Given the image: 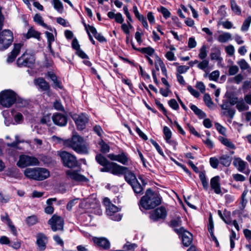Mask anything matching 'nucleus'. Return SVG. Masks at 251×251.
Segmentation results:
<instances>
[{
	"instance_id": "f257e3e1",
	"label": "nucleus",
	"mask_w": 251,
	"mask_h": 251,
	"mask_svg": "<svg viewBox=\"0 0 251 251\" xmlns=\"http://www.w3.org/2000/svg\"><path fill=\"white\" fill-rule=\"evenodd\" d=\"M97 162L103 167L100 169L101 172L110 173L115 176H124L125 180L130 185L133 184L137 179L134 174L126 166L117 163L110 162L102 154L98 153L95 157Z\"/></svg>"
},
{
	"instance_id": "f03ea898",
	"label": "nucleus",
	"mask_w": 251,
	"mask_h": 251,
	"mask_svg": "<svg viewBox=\"0 0 251 251\" xmlns=\"http://www.w3.org/2000/svg\"><path fill=\"white\" fill-rule=\"evenodd\" d=\"M63 145L73 150L76 153L80 154L89 153V145L83 137L77 133L73 134L71 138L63 140Z\"/></svg>"
},
{
	"instance_id": "7ed1b4c3",
	"label": "nucleus",
	"mask_w": 251,
	"mask_h": 251,
	"mask_svg": "<svg viewBox=\"0 0 251 251\" xmlns=\"http://www.w3.org/2000/svg\"><path fill=\"white\" fill-rule=\"evenodd\" d=\"M161 203V198L157 193L149 188L140 201V204L146 210L153 209Z\"/></svg>"
},
{
	"instance_id": "20e7f679",
	"label": "nucleus",
	"mask_w": 251,
	"mask_h": 251,
	"mask_svg": "<svg viewBox=\"0 0 251 251\" xmlns=\"http://www.w3.org/2000/svg\"><path fill=\"white\" fill-rule=\"evenodd\" d=\"M17 95L11 90H6L0 93V104L4 107H10L16 101Z\"/></svg>"
},
{
	"instance_id": "39448f33",
	"label": "nucleus",
	"mask_w": 251,
	"mask_h": 251,
	"mask_svg": "<svg viewBox=\"0 0 251 251\" xmlns=\"http://www.w3.org/2000/svg\"><path fill=\"white\" fill-rule=\"evenodd\" d=\"M107 156L111 161L118 162L124 166H128L131 163L128 153L122 149L119 150L117 154L109 153Z\"/></svg>"
},
{
	"instance_id": "423d86ee",
	"label": "nucleus",
	"mask_w": 251,
	"mask_h": 251,
	"mask_svg": "<svg viewBox=\"0 0 251 251\" xmlns=\"http://www.w3.org/2000/svg\"><path fill=\"white\" fill-rule=\"evenodd\" d=\"M14 40L13 33L9 29H4L0 32V50L8 49Z\"/></svg>"
},
{
	"instance_id": "0eeeda50",
	"label": "nucleus",
	"mask_w": 251,
	"mask_h": 251,
	"mask_svg": "<svg viewBox=\"0 0 251 251\" xmlns=\"http://www.w3.org/2000/svg\"><path fill=\"white\" fill-rule=\"evenodd\" d=\"M58 155L65 167L73 168L78 166V161L76 157L74 155L66 151L60 152Z\"/></svg>"
},
{
	"instance_id": "6e6552de",
	"label": "nucleus",
	"mask_w": 251,
	"mask_h": 251,
	"mask_svg": "<svg viewBox=\"0 0 251 251\" xmlns=\"http://www.w3.org/2000/svg\"><path fill=\"white\" fill-rule=\"evenodd\" d=\"M34 56L25 51L17 59L16 64L19 67L31 68L34 65Z\"/></svg>"
},
{
	"instance_id": "1a4fd4ad",
	"label": "nucleus",
	"mask_w": 251,
	"mask_h": 251,
	"mask_svg": "<svg viewBox=\"0 0 251 251\" xmlns=\"http://www.w3.org/2000/svg\"><path fill=\"white\" fill-rule=\"evenodd\" d=\"M70 115L75 122L77 130H82L85 128L89 121V117L86 114H70Z\"/></svg>"
},
{
	"instance_id": "9d476101",
	"label": "nucleus",
	"mask_w": 251,
	"mask_h": 251,
	"mask_svg": "<svg viewBox=\"0 0 251 251\" xmlns=\"http://www.w3.org/2000/svg\"><path fill=\"white\" fill-rule=\"evenodd\" d=\"M39 163L38 159L34 156L21 155L19 157L17 165L21 168H24L27 166H37L39 165Z\"/></svg>"
},
{
	"instance_id": "9b49d317",
	"label": "nucleus",
	"mask_w": 251,
	"mask_h": 251,
	"mask_svg": "<svg viewBox=\"0 0 251 251\" xmlns=\"http://www.w3.org/2000/svg\"><path fill=\"white\" fill-rule=\"evenodd\" d=\"M182 221L180 218L172 219L170 221V226L173 228L174 231L178 235H185L188 234L189 235H193L192 233L181 226Z\"/></svg>"
},
{
	"instance_id": "f8f14e48",
	"label": "nucleus",
	"mask_w": 251,
	"mask_h": 251,
	"mask_svg": "<svg viewBox=\"0 0 251 251\" xmlns=\"http://www.w3.org/2000/svg\"><path fill=\"white\" fill-rule=\"evenodd\" d=\"M167 215V211L166 208L161 206L151 211L150 214V218L153 222H159L164 220Z\"/></svg>"
},
{
	"instance_id": "ddd939ff",
	"label": "nucleus",
	"mask_w": 251,
	"mask_h": 251,
	"mask_svg": "<svg viewBox=\"0 0 251 251\" xmlns=\"http://www.w3.org/2000/svg\"><path fill=\"white\" fill-rule=\"evenodd\" d=\"M48 223L50 225L52 230H61L63 228L64 220L61 217L54 214L49 220Z\"/></svg>"
},
{
	"instance_id": "4468645a",
	"label": "nucleus",
	"mask_w": 251,
	"mask_h": 251,
	"mask_svg": "<svg viewBox=\"0 0 251 251\" xmlns=\"http://www.w3.org/2000/svg\"><path fill=\"white\" fill-rule=\"evenodd\" d=\"M233 164L240 172L243 173L247 175H249L251 172V170L248 167V163L239 157L234 158Z\"/></svg>"
},
{
	"instance_id": "2eb2a0df",
	"label": "nucleus",
	"mask_w": 251,
	"mask_h": 251,
	"mask_svg": "<svg viewBox=\"0 0 251 251\" xmlns=\"http://www.w3.org/2000/svg\"><path fill=\"white\" fill-rule=\"evenodd\" d=\"M67 178L75 182H87L88 179L84 176L80 174L78 171L69 170L66 171Z\"/></svg>"
},
{
	"instance_id": "dca6fc26",
	"label": "nucleus",
	"mask_w": 251,
	"mask_h": 251,
	"mask_svg": "<svg viewBox=\"0 0 251 251\" xmlns=\"http://www.w3.org/2000/svg\"><path fill=\"white\" fill-rule=\"evenodd\" d=\"M23 46L22 43L14 44V47L12 51L8 54L6 61L8 63H12L20 53L21 49Z\"/></svg>"
},
{
	"instance_id": "f3484780",
	"label": "nucleus",
	"mask_w": 251,
	"mask_h": 251,
	"mask_svg": "<svg viewBox=\"0 0 251 251\" xmlns=\"http://www.w3.org/2000/svg\"><path fill=\"white\" fill-rule=\"evenodd\" d=\"M119 210V208L113 204L110 205L109 206L106 208V211L107 215L110 216L111 217V219L114 221H119L122 219L121 215L117 213Z\"/></svg>"
},
{
	"instance_id": "a211bd4d",
	"label": "nucleus",
	"mask_w": 251,
	"mask_h": 251,
	"mask_svg": "<svg viewBox=\"0 0 251 251\" xmlns=\"http://www.w3.org/2000/svg\"><path fill=\"white\" fill-rule=\"evenodd\" d=\"M54 124L60 126H65L68 122L67 117L63 114L55 113L52 116Z\"/></svg>"
},
{
	"instance_id": "6ab92c4d",
	"label": "nucleus",
	"mask_w": 251,
	"mask_h": 251,
	"mask_svg": "<svg viewBox=\"0 0 251 251\" xmlns=\"http://www.w3.org/2000/svg\"><path fill=\"white\" fill-rule=\"evenodd\" d=\"M93 242L98 247L104 249L108 250L110 248V244L109 240L106 238L100 237H94L93 238Z\"/></svg>"
},
{
	"instance_id": "aec40b11",
	"label": "nucleus",
	"mask_w": 251,
	"mask_h": 251,
	"mask_svg": "<svg viewBox=\"0 0 251 251\" xmlns=\"http://www.w3.org/2000/svg\"><path fill=\"white\" fill-rule=\"evenodd\" d=\"M50 171L46 168H36V180H43L50 176Z\"/></svg>"
},
{
	"instance_id": "412c9836",
	"label": "nucleus",
	"mask_w": 251,
	"mask_h": 251,
	"mask_svg": "<svg viewBox=\"0 0 251 251\" xmlns=\"http://www.w3.org/2000/svg\"><path fill=\"white\" fill-rule=\"evenodd\" d=\"M211 190L217 194H220V177L218 176L212 177L210 182Z\"/></svg>"
},
{
	"instance_id": "4be33fe9",
	"label": "nucleus",
	"mask_w": 251,
	"mask_h": 251,
	"mask_svg": "<svg viewBox=\"0 0 251 251\" xmlns=\"http://www.w3.org/2000/svg\"><path fill=\"white\" fill-rule=\"evenodd\" d=\"M47 242L48 239L46 236H38L36 240L37 250L38 251H44L46 248Z\"/></svg>"
},
{
	"instance_id": "5701e85b",
	"label": "nucleus",
	"mask_w": 251,
	"mask_h": 251,
	"mask_svg": "<svg viewBox=\"0 0 251 251\" xmlns=\"http://www.w3.org/2000/svg\"><path fill=\"white\" fill-rule=\"evenodd\" d=\"M34 83L43 91H47L50 89L49 84L43 77H39L35 79Z\"/></svg>"
},
{
	"instance_id": "b1692460",
	"label": "nucleus",
	"mask_w": 251,
	"mask_h": 251,
	"mask_svg": "<svg viewBox=\"0 0 251 251\" xmlns=\"http://www.w3.org/2000/svg\"><path fill=\"white\" fill-rule=\"evenodd\" d=\"M163 133L164 135V139L166 140V142L172 145L175 146H176V143L174 141L171 140V138L172 137V131L170 129V128L167 126H165L163 128Z\"/></svg>"
},
{
	"instance_id": "393cba45",
	"label": "nucleus",
	"mask_w": 251,
	"mask_h": 251,
	"mask_svg": "<svg viewBox=\"0 0 251 251\" xmlns=\"http://www.w3.org/2000/svg\"><path fill=\"white\" fill-rule=\"evenodd\" d=\"M47 76L53 82L55 88L59 89L63 88L61 81L58 79L57 76L53 72H48Z\"/></svg>"
},
{
	"instance_id": "a878e982",
	"label": "nucleus",
	"mask_w": 251,
	"mask_h": 251,
	"mask_svg": "<svg viewBox=\"0 0 251 251\" xmlns=\"http://www.w3.org/2000/svg\"><path fill=\"white\" fill-rule=\"evenodd\" d=\"M228 217H224L222 216V214L221 213V218H222L226 224L230 226H233L237 231H239L240 230V226L237 221L236 220H231L230 216V214L229 212L228 213Z\"/></svg>"
},
{
	"instance_id": "bb28decb",
	"label": "nucleus",
	"mask_w": 251,
	"mask_h": 251,
	"mask_svg": "<svg viewBox=\"0 0 251 251\" xmlns=\"http://www.w3.org/2000/svg\"><path fill=\"white\" fill-rule=\"evenodd\" d=\"M24 37L26 39H29L30 38H35L38 40L40 39V33L35 30L32 27L29 28L27 31V32L24 34Z\"/></svg>"
},
{
	"instance_id": "cd10ccee",
	"label": "nucleus",
	"mask_w": 251,
	"mask_h": 251,
	"mask_svg": "<svg viewBox=\"0 0 251 251\" xmlns=\"http://www.w3.org/2000/svg\"><path fill=\"white\" fill-rule=\"evenodd\" d=\"M221 143L224 145L228 150H234L235 146L233 142L226 137L221 136Z\"/></svg>"
},
{
	"instance_id": "c85d7f7f",
	"label": "nucleus",
	"mask_w": 251,
	"mask_h": 251,
	"mask_svg": "<svg viewBox=\"0 0 251 251\" xmlns=\"http://www.w3.org/2000/svg\"><path fill=\"white\" fill-rule=\"evenodd\" d=\"M24 174L27 178L36 180V168L26 169L24 171Z\"/></svg>"
},
{
	"instance_id": "c756f323",
	"label": "nucleus",
	"mask_w": 251,
	"mask_h": 251,
	"mask_svg": "<svg viewBox=\"0 0 251 251\" xmlns=\"http://www.w3.org/2000/svg\"><path fill=\"white\" fill-rule=\"evenodd\" d=\"M130 186L136 195H142L143 194L144 188L138 180Z\"/></svg>"
},
{
	"instance_id": "7c9ffc66",
	"label": "nucleus",
	"mask_w": 251,
	"mask_h": 251,
	"mask_svg": "<svg viewBox=\"0 0 251 251\" xmlns=\"http://www.w3.org/2000/svg\"><path fill=\"white\" fill-rule=\"evenodd\" d=\"M191 109L194 112V113L197 115L200 118L202 119L206 116V115L204 112L198 108L195 105L191 104L190 106Z\"/></svg>"
},
{
	"instance_id": "2f4dec72",
	"label": "nucleus",
	"mask_w": 251,
	"mask_h": 251,
	"mask_svg": "<svg viewBox=\"0 0 251 251\" xmlns=\"http://www.w3.org/2000/svg\"><path fill=\"white\" fill-rule=\"evenodd\" d=\"M52 3L54 8L58 12L62 13L63 11V6L60 0H52Z\"/></svg>"
},
{
	"instance_id": "473e14b6",
	"label": "nucleus",
	"mask_w": 251,
	"mask_h": 251,
	"mask_svg": "<svg viewBox=\"0 0 251 251\" xmlns=\"http://www.w3.org/2000/svg\"><path fill=\"white\" fill-rule=\"evenodd\" d=\"M199 177L201 182L203 188L205 190H207L208 187V182L206 179L205 173L203 172H201L199 174Z\"/></svg>"
},
{
	"instance_id": "72a5a7b5",
	"label": "nucleus",
	"mask_w": 251,
	"mask_h": 251,
	"mask_svg": "<svg viewBox=\"0 0 251 251\" xmlns=\"http://www.w3.org/2000/svg\"><path fill=\"white\" fill-rule=\"evenodd\" d=\"M38 222V219L36 215H32L26 218L25 222L29 226H33Z\"/></svg>"
},
{
	"instance_id": "f704fd0d",
	"label": "nucleus",
	"mask_w": 251,
	"mask_h": 251,
	"mask_svg": "<svg viewBox=\"0 0 251 251\" xmlns=\"http://www.w3.org/2000/svg\"><path fill=\"white\" fill-rule=\"evenodd\" d=\"M231 8L232 11L236 15H240L241 14V9L237 4L234 0H231Z\"/></svg>"
},
{
	"instance_id": "c9c22d12",
	"label": "nucleus",
	"mask_w": 251,
	"mask_h": 251,
	"mask_svg": "<svg viewBox=\"0 0 251 251\" xmlns=\"http://www.w3.org/2000/svg\"><path fill=\"white\" fill-rule=\"evenodd\" d=\"M34 21L39 24V25L43 26L45 28L49 29L47 25L44 23V21L43 19V18L41 17V16L39 14H36L34 18Z\"/></svg>"
},
{
	"instance_id": "e433bc0d",
	"label": "nucleus",
	"mask_w": 251,
	"mask_h": 251,
	"mask_svg": "<svg viewBox=\"0 0 251 251\" xmlns=\"http://www.w3.org/2000/svg\"><path fill=\"white\" fill-rule=\"evenodd\" d=\"M181 242L184 246L187 247L192 243L193 236H181Z\"/></svg>"
},
{
	"instance_id": "4c0bfd02",
	"label": "nucleus",
	"mask_w": 251,
	"mask_h": 251,
	"mask_svg": "<svg viewBox=\"0 0 251 251\" xmlns=\"http://www.w3.org/2000/svg\"><path fill=\"white\" fill-rule=\"evenodd\" d=\"M208 230L209 232L210 235H214V222L212 219V216L211 213H209L208 223Z\"/></svg>"
},
{
	"instance_id": "58836bf2",
	"label": "nucleus",
	"mask_w": 251,
	"mask_h": 251,
	"mask_svg": "<svg viewBox=\"0 0 251 251\" xmlns=\"http://www.w3.org/2000/svg\"><path fill=\"white\" fill-rule=\"evenodd\" d=\"M251 23V16H249L246 18L243 22L241 27V30L243 31H247L250 26Z\"/></svg>"
},
{
	"instance_id": "ea45409f",
	"label": "nucleus",
	"mask_w": 251,
	"mask_h": 251,
	"mask_svg": "<svg viewBox=\"0 0 251 251\" xmlns=\"http://www.w3.org/2000/svg\"><path fill=\"white\" fill-rule=\"evenodd\" d=\"M139 51L142 53L147 54L150 56H151L155 51L151 47L140 48V49L139 50Z\"/></svg>"
},
{
	"instance_id": "a19ab883",
	"label": "nucleus",
	"mask_w": 251,
	"mask_h": 251,
	"mask_svg": "<svg viewBox=\"0 0 251 251\" xmlns=\"http://www.w3.org/2000/svg\"><path fill=\"white\" fill-rule=\"evenodd\" d=\"M231 39V35L228 32L221 33V42H226Z\"/></svg>"
},
{
	"instance_id": "79ce46f5",
	"label": "nucleus",
	"mask_w": 251,
	"mask_h": 251,
	"mask_svg": "<svg viewBox=\"0 0 251 251\" xmlns=\"http://www.w3.org/2000/svg\"><path fill=\"white\" fill-rule=\"evenodd\" d=\"M203 100L206 105L209 108H211L213 105L210 96L208 94H205L203 97Z\"/></svg>"
},
{
	"instance_id": "37998d69",
	"label": "nucleus",
	"mask_w": 251,
	"mask_h": 251,
	"mask_svg": "<svg viewBox=\"0 0 251 251\" xmlns=\"http://www.w3.org/2000/svg\"><path fill=\"white\" fill-rule=\"evenodd\" d=\"M231 161V159L229 156L225 157H221V164H222L225 166H228L230 165Z\"/></svg>"
},
{
	"instance_id": "c03bdc74",
	"label": "nucleus",
	"mask_w": 251,
	"mask_h": 251,
	"mask_svg": "<svg viewBox=\"0 0 251 251\" xmlns=\"http://www.w3.org/2000/svg\"><path fill=\"white\" fill-rule=\"evenodd\" d=\"M150 142L152 144V145L155 148L156 150H157L159 154L162 156H164L165 155L164 154V152L161 150L158 144L153 139H151Z\"/></svg>"
},
{
	"instance_id": "a18cd8bd",
	"label": "nucleus",
	"mask_w": 251,
	"mask_h": 251,
	"mask_svg": "<svg viewBox=\"0 0 251 251\" xmlns=\"http://www.w3.org/2000/svg\"><path fill=\"white\" fill-rule=\"evenodd\" d=\"M163 15V17L165 19L169 18L171 16V13L170 11L165 7L161 6L159 10H158Z\"/></svg>"
},
{
	"instance_id": "49530a36",
	"label": "nucleus",
	"mask_w": 251,
	"mask_h": 251,
	"mask_svg": "<svg viewBox=\"0 0 251 251\" xmlns=\"http://www.w3.org/2000/svg\"><path fill=\"white\" fill-rule=\"evenodd\" d=\"M169 105L174 110H177L179 109V105L175 99H171L168 101Z\"/></svg>"
},
{
	"instance_id": "de8ad7c7",
	"label": "nucleus",
	"mask_w": 251,
	"mask_h": 251,
	"mask_svg": "<svg viewBox=\"0 0 251 251\" xmlns=\"http://www.w3.org/2000/svg\"><path fill=\"white\" fill-rule=\"evenodd\" d=\"M10 199V197L8 195H4L2 192H0V202L1 203H6L8 202Z\"/></svg>"
},
{
	"instance_id": "09e8293b",
	"label": "nucleus",
	"mask_w": 251,
	"mask_h": 251,
	"mask_svg": "<svg viewBox=\"0 0 251 251\" xmlns=\"http://www.w3.org/2000/svg\"><path fill=\"white\" fill-rule=\"evenodd\" d=\"M209 162L211 166L214 169L217 168L219 164V160L216 157H211L209 160Z\"/></svg>"
},
{
	"instance_id": "8fccbe9b",
	"label": "nucleus",
	"mask_w": 251,
	"mask_h": 251,
	"mask_svg": "<svg viewBox=\"0 0 251 251\" xmlns=\"http://www.w3.org/2000/svg\"><path fill=\"white\" fill-rule=\"evenodd\" d=\"M233 178L236 181L243 182L246 180V177L242 175L239 174H233Z\"/></svg>"
},
{
	"instance_id": "3c124183",
	"label": "nucleus",
	"mask_w": 251,
	"mask_h": 251,
	"mask_svg": "<svg viewBox=\"0 0 251 251\" xmlns=\"http://www.w3.org/2000/svg\"><path fill=\"white\" fill-rule=\"evenodd\" d=\"M137 247V245L135 244H131L129 242H127L126 244H125L124 246V248L127 251H132L136 247Z\"/></svg>"
},
{
	"instance_id": "603ef678",
	"label": "nucleus",
	"mask_w": 251,
	"mask_h": 251,
	"mask_svg": "<svg viewBox=\"0 0 251 251\" xmlns=\"http://www.w3.org/2000/svg\"><path fill=\"white\" fill-rule=\"evenodd\" d=\"M236 107L238 110L240 111L247 110L249 108V107L246 106V104L243 101L237 102Z\"/></svg>"
},
{
	"instance_id": "864d4df0",
	"label": "nucleus",
	"mask_w": 251,
	"mask_h": 251,
	"mask_svg": "<svg viewBox=\"0 0 251 251\" xmlns=\"http://www.w3.org/2000/svg\"><path fill=\"white\" fill-rule=\"evenodd\" d=\"M206 47L203 45L200 50V52L199 54V57L201 59H204L207 56V52Z\"/></svg>"
},
{
	"instance_id": "5fc2aeb1",
	"label": "nucleus",
	"mask_w": 251,
	"mask_h": 251,
	"mask_svg": "<svg viewBox=\"0 0 251 251\" xmlns=\"http://www.w3.org/2000/svg\"><path fill=\"white\" fill-rule=\"evenodd\" d=\"M238 64L239 65L240 68L242 70H247L250 67L248 63L244 60L242 59L238 62Z\"/></svg>"
},
{
	"instance_id": "6e6d98bb",
	"label": "nucleus",
	"mask_w": 251,
	"mask_h": 251,
	"mask_svg": "<svg viewBox=\"0 0 251 251\" xmlns=\"http://www.w3.org/2000/svg\"><path fill=\"white\" fill-rule=\"evenodd\" d=\"M219 76V72L215 71L212 72L209 75V79L211 80L216 81Z\"/></svg>"
},
{
	"instance_id": "4d7b16f0",
	"label": "nucleus",
	"mask_w": 251,
	"mask_h": 251,
	"mask_svg": "<svg viewBox=\"0 0 251 251\" xmlns=\"http://www.w3.org/2000/svg\"><path fill=\"white\" fill-rule=\"evenodd\" d=\"M53 106L55 109L59 111H64V108L61 102L56 100L54 102Z\"/></svg>"
},
{
	"instance_id": "13d9d810",
	"label": "nucleus",
	"mask_w": 251,
	"mask_h": 251,
	"mask_svg": "<svg viewBox=\"0 0 251 251\" xmlns=\"http://www.w3.org/2000/svg\"><path fill=\"white\" fill-rule=\"evenodd\" d=\"M187 89L189 91V92L195 98H198L199 97V92L193 88V87L191 85L188 86Z\"/></svg>"
},
{
	"instance_id": "bf43d9fd",
	"label": "nucleus",
	"mask_w": 251,
	"mask_h": 251,
	"mask_svg": "<svg viewBox=\"0 0 251 251\" xmlns=\"http://www.w3.org/2000/svg\"><path fill=\"white\" fill-rule=\"evenodd\" d=\"M208 64V61L203 60L198 65V67L201 70H204L207 67Z\"/></svg>"
},
{
	"instance_id": "052dcab7",
	"label": "nucleus",
	"mask_w": 251,
	"mask_h": 251,
	"mask_svg": "<svg viewBox=\"0 0 251 251\" xmlns=\"http://www.w3.org/2000/svg\"><path fill=\"white\" fill-rule=\"evenodd\" d=\"M197 46V42L194 37H190L189 38L188 42V46L190 49H192L196 47Z\"/></svg>"
},
{
	"instance_id": "680f3d73",
	"label": "nucleus",
	"mask_w": 251,
	"mask_h": 251,
	"mask_svg": "<svg viewBox=\"0 0 251 251\" xmlns=\"http://www.w3.org/2000/svg\"><path fill=\"white\" fill-rule=\"evenodd\" d=\"M189 69V67L187 66H179L177 68V72L179 74L185 73Z\"/></svg>"
},
{
	"instance_id": "e2e57ef3",
	"label": "nucleus",
	"mask_w": 251,
	"mask_h": 251,
	"mask_svg": "<svg viewBox=\"0 0 251 251\" xmlns=\"http://www.w3.org/2000/svg\"><path fill=\"white\" fill-rule=\"evenodd\" d=\"M93 130L99 136H101L103 131L100 126L99 125H96L93 127Z\"/></svg>"
},
{
	"instance_id": "0e129e2a",
	"label": "nucleus",
	"mask_w": 251,
	"mask_h": 251,
	"mask_svg": "<svg viewBox=\"0 0 251 251\" xmlns=\"http://www.w3.org/2000/svg\"><path fill=\"white\" fill-rule=\"evenodd\" d=\"M155 104L158 106V107L161 110L163 114L166 116L167 114V111L166 109L164 107L163 105L158 100H155Z\"/></svg>"
},
{
	"instance_id": "69168bd1",
	"label": "nucleus",
	"mask_w": 251,
	"mask_h": 251,
	"mask_svg": "<svg viewBox=\"0 0 251 251\" xmlns=\"http://www.w3.org/2000/svg\"><path fill=\"white\" fill-rule=\"evenodd\" d=\"M76 54L82 59H88V55L80 49L76 51Z\"/></svg>"
},
{
	"instance_id": "338daca9",
	"label": "nucleus",
	"mask_w": 251,
	"mask_h": 251,
	"mask_svg": "<svg viewBox=\"0 0 251 251\" xmlns=\"http://www.w3.org/2000/svg\"><path fill=\"white\" fill-rule=\"evenodd\" d=\"M196 87L200 90L201 93H204L205 87L203 82L201 81L198 82L196 84Z\"/></svg>"
},
{
	"instance_id": "774afa93",
	"label": "nucleus",
	"mask_w": 251,
	"mask_h": 251,
	"mask_svg": "<svg viewBox=\"0 0 251 251\" xmlns=\"http://www.w3.org/2000/svg\"><path fill=\"white\" fill-rule=\"evenodd\" d=\"M238 71L239 69L237 66H232L229 68L228 72L230 75H234Z\"/></svg>"
}]
</instances>
